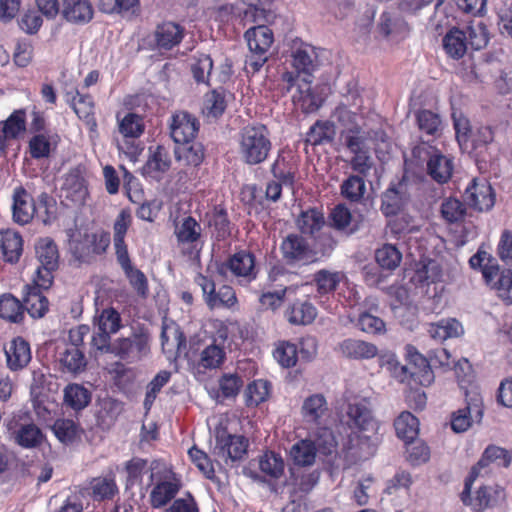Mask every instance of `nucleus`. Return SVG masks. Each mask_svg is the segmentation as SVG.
<instances>
[{
  "label": "nucleus",
  "instance_id": "f257e3e1",
  "mask_svg": "<svg viewBox=\"0 0 512 512\" xmlns=\"http://www.w3.org/2000/svg\"><path fill=\"white\" fill-rule=\"evenodd\" d=\"M346 424L349 428L357 430L358 438L367 445V454L372 455L380 441L379 423L372 415L370 405L365 399L348 405Z\"/></svg>",
  "mask_w": 512,
  "mask_h": 512
},
{
  "label": "nucleus",
  "instance_id": "f03ea898",
  "mask_svg": "<svg viewBox=\"0 0 512 512\" xmlns=\"http://www.w3.org/2000/svg\"><path fill=\"white\" fill-rule=\"evenodd\" d=\"M336 446V441L329 428H321L313 436L302 439L292 445L290 457L297 466H312L315 463L317 452L325 455L331 454Z\"/></svg>",
  "mask_w": 512,
  "mask_h": 512
},
{
  "label": "nucleus",
  "instance_id": "7ed1b4c3",
  "mask_svg": "<svg viewBox=\"0 0 512 512\" xmlns=\"http://www.w3.org/2000/svg\"><path fill=\"white\" fill-rule=\"evenodd\" d=\"M150 480L154 484L149 500L153 508L166 506L177 495L181 488L179 477L164 463L153 461L150 464Z\"/></svg>",
  "mask_w": 512,
  "mask_h": 512
},
{
  "label": "nucleus",
  "instance_id": "20e7f679",
  "mask_svg": "<svg viewBox=\"0 0 512 512\" xmlns=\"http://www.w3.org/2000/svg\"><path fill=\"white\" fill-rule=\"evenodd\" d=\"M272 143L264 125L245 126L239 137V152L245 163L256 165L265 161Z\"/></svg>",
  "mask_w": 512,
  "mask_h": 512
},
{
  "label": "nucleus",
  "instance_id": "39448f33",
  "mask_svg": "<svg viewBox=\"0 0 512 512\" xmlns=\"http://www.w3.org/2000/svg\"><path fill=\"white\" fill-rule=\"evenodd\" d=\"M149 350V336L144 332H136L110 341L107 347L99 351L113 354L127 363H135L144 358Z\"/></svg>",
  "mask_w": 512,
  "mask_h": 512
},
{
  "label": "nucleus",
  "instance_id": "423d86ee",
  "mask_svg": "<svg viewBox=\"0 0 512 512\" xmlns=\"http://www.w3.org/2000/svg\"><path fill=\"white\" fill-rule=\"evenodd\" d=\"M282 80L287 84L286 91L292 94L293 103L308 114L315 112L321 106V99L312 90L313 76L295 75L294 72H284Z\"/></svg>",
  "mask_w": 512,
  "mask_h": 512
},
{
  "label": "nucleus",
  "instance_id": "0eeeda50",
  "mask_svg": "<svg viewBox=\"0 0 512 512\" xmlns=\"http://www.w3.org/2000/svg\"><path fill=\"white\" fill-rule=\"evenodd\" d=\"M216 444L213 449L218 461L228 464V461L242 459L248 448V440L242 435H232L226 428L219 427L215 433Z\"/></svg>",
  "mask_w": 512,
  "mask_h": 512
},
{
  "label": "nucleus",
  "instance_id": "6e6552de",
  "mask_svg": "<svg viewBox=\"0 0 512 512\" xmlns=\"http://www.w3.org/2000/svg\"><path fill=\"white\" fill-rule=\"evenodd\" d=\"M511 462L509 452L502 447L489 445L483 452L480 460L471 469L469 476L465 479L464 490L461 493V500L465 505L472 503L471 488L482 469L487 468L491 463H497L499 466L508 467Z\"/></svg>",
  "mask_w": 512,
  "mask_h": 512
},
{
  "label": "nucleus",
  "instance_id": "1a4fd4ad",
  "mask_svg": "<svg viewBox=\"0 0 512 512\" xmlns=\"http://www.w3.org/2000/svg\"><path fill=\"white\" fill-rule=\"evenodd\" d=\"M413 155L425 160L427 172L438 183H446L452 176L453 162L432 146L420 145L413 149Z\"/></svg>",
  "mask_w": 512,
  "mask_h": 512
},
{
  "label": "nucleus",
  "instance_id": "9d476101",
  "mask_svg": "<svg viewBox=\"0 0 512 512\" xmlns=\"http://www.w3.org/2000/svg\"><path fill=\"white\" fill-rule=\"evenodd\" d=\"M94 332L91 339V346L99 351L111 341V334L117 333L122 327V320L119 312L110 307L103 309L94 317Z\"/></svg>",
  "mask_w": 512,
  "mask_h": 512
},
{
  "label": "nucleus",
  "instance_id": "9b49d317",
  "mask_svg": "<svg viewBox=\"0 0 512 512\" xmlns=\"http://www.w3.org/2000/svg\"><path fill=\"white\" fill-rule=\"evenodd\" d=\"M282 259L290 266L307 265L317 262L316 251L305 238L298 234H289L281 243Z\"/></svg>",
  "mask_w": 512,
  "mask_h": 512
},
{
  "label": "nucleus",
  "instance_id": "f8f14e48",
  "mask_svg": "<svg viewBox=\"0 0 512 512\" xmlns=\"http://www.w3.org/2000/svg\"><path fill=\"white\" fill-rule=\"evenodd\" d=\"M184 33L185 29L180 24L173 21H164L155 27L145 43L151 50L170 51L182 42Z\"/></svg>",
  "mask_w": 512,
  "mask_h": 512
},
{
  "label": "nucleus",
  "instance_id": "ddd939ff",
  "mask_svg": "<svg viewBox=\"0 0 512 512\" xmlns=\"http://www.w3.org/2000/svg\"><path fill=\"white\" fill-rule=\"evenodd\" d=\"M411 197V185L409 179L403 176L395 185L389 187L381 198V211L385 216L398 214L408 203Z\"/></svg>",
  "mask_w": 512,
  "mask_h": 512
},
{
  "label": "nucleus",
  "instance_id": "4468645a",
  "mask_svg": "<svg viewBox=\"0 0 512 512\" xmlns=\"http://www.w3.org/2000/svg\"><path fill=\"white\" fill-rule=\"evenodd\" d=\"M317 49L302 41H295L291 48V65L295 75L313 76L318 67Z\"/></svg>",
  "mask_w": 512,
  "mask_h": 512
},
{
  "label": "nucleus",
  "instance_id": "2eb2a0df",
  "mask_svg": "<svg viewBox=\"0 0 512 512\" xmlns=\"http://www.w3.org/2000/svg\"><path fill=\"white\" fill-rule=\"evenodd\" d=\"M464 199L473 209L484 212L489 211L494 206L495 193L486 180L473 179L465 189Z\"/></svg>",
  "mask_w": 512,
  "mask_h": 512
},
{
  "label": "nucleus",
  "instance_id": "dca6fc26",
  "mask_svg": "<svg viewBox=\"0 0 512 512\" xmlns=\"http://www.w3.org/2000/svg\"><path fill=\"white\" fill-rule=\"evenodd\" d=\"M169 127L175 143L189 144L197 135L199 123L193 115L179 111L172 115Z\"/></svg>",
  "mask_w": 512,
  "mask_h": 512
},
{
  "label": "nucleus",
  "instance_id": "f3484780",
  "mask_svg": "<svg viewBox=\"0 0 512 512\" xmlns=\"http://www.w3.org/2000/svg\"><path fill=\"white\" fill-rule=\"evenodd\" d=\"M329 409L326 398L323 394L316 393L307 397L301 407V415L303 421L311 426L316 427L315 432H319L325 426Z\"/></svg>",
  "mask_w": 512,
  "mask_h": 512
},
{
  "label": "nucleus",
  "instance_id": "a211bd4d",
  "mask_svg": "<svg viewBox=\"0 0 512 512\" xmlns=\"http://www.w3.org/2000/svg\"><path fill=\"white\" fill-rule=\"evenodd\" d=\"M12 218L19 225L31 222L36 212L34 198L22 186L13 191Z\"/></svg>",
  "mask_w": 512,
  "mask_h": 512
},
{
  "label": "nucleus",
  "instance_id": "6ab92c4d",
  "mask_svg": "<svg viewBox=\"0 0 512 512\" xmlns=\"http://www.w3.org/2000/svg\"><path fill=\"white\" fill-rule=\"evenodd\" d=\"M7 367L11 371L24 369L31 361L29 343L22 337L13 338L4 346Z\"/></svg>",
  "mask_w": 512,
  "mask_h": 512
},
{
  "label": "nucleus",
  "instance_id": "aec40b11",
  "mask_svg": "<svg viewBox=\"0 0 512 512\" xmlns=\"http://www.w3.org/2000/svg\"><path fill=\"white\" fill-rule=\"evenodd\" d=\"M259 0H239L236 3H227L220 8L221 12L251 19L254 22L268 21L270 13L258 6Z\"/></svg>",
  "mask_w": 512,
  "mask_h": 512
},
{
  "label": "nucleus",
  "instance_id": "412c9836",
  "mask_svg": "<svg viewBox=\"0 0 512 512\" xmlns=\"http://www.w3.org/2000/svg\"><path fill=\"white\" fill-rule=\"evenodd\" d=\"M338 351L342 356L352 360H368L378 353L376 345L361 339L348 338L338 345Z\"/></svg>",
  "mask_w": 512,
  "mask_h": 512
},
{
  "label": "nucleus",
  "instance_id": "4be33fe9",
  "mask_svg": "<svg viewBox=\"0 0 512 512\" xmlns=\"http://www.w3.org/2000/svg\"><path fill=\"white\" fill-rule=\"evenodd\" d=\"M226 267L236 276L251 281L256 278L255 256L247 250H241L229 257Z\"/></svg>",
  "mask_w": 512,
  "mask_h": 512
},
{
  "label": "nucleus",
  "instance_id": "5701e85b",
  "mask_svg": "<svg viewBox=\"0 0 512 512\" xmlns=\"http://www.w3.org/2000/svg\"><path fill=\"white\" fill-rule=\"evenodd\" d=\"M410 364L411 366H402L401 371L403 373L402 381L406 379V375L409 374L411 378L418 381L422 386L430 385L434 380L433 371L426 358H424L418 352L410 353Z\"/></svg>",
  "mask_w": 512,
  "mask_h": 512
},
{
  "label": "nucleus",
  "instance_id": "b1692460",
  "mask_svg": "<svg viewBox=\"0 0 512 512\" xmlns=\"http://www.w3.org/2000/svg\"><path fill=\"white\" fill-rule=\"evenodd\" d=\"M171 158L169 151L161 145L149 148V157L143 166V173L152 178H158L169 170Z\"/></svg>",
  "mask_w": 512,
  "mask_h": 512
},
{
  "label": "nucleus",
  "instance_id": "393cba45",
  "mask_svg": "<svg viewBox=\"0 0 512 512\" xmlns=\"http://www.w3.org/2000/svg\"><path fill=\"white\" fill-rule=\"evenodd\" d=\"M231 98V94L224 88L214 89L204 96L202 112L209 120H215L220 117Z\"/></svg>",
  "mask_w": 512,
  "mask_h": 512
},
{
  "label": "nucleus",
  "instance_id": "a878e982",
  "mask_svg": "<svg viewBox=\"0 0 512 512\" xmlns=\"http://www.w3.org/2000/svg\"><path fill=\"white\" fill-rule=\"evenodd\" d=\"M245 39L249 51L267 54L273 43V33L267 26L260 24L252 27L245 32Z\"/></svg>",
  "mask_w": 512,
  "mask_h": 512
},
{
  "label": "nucleus",
  "instance_id": "bb28decb",
  "mask_svg": "<svg viewBox=\"0 0 512 512\" xmlns=\"http://www.w3.org/2000/svg\"><path fill=\"white\" fill-rule=\"evenodd\" d=\"M473 417L476 421H480L482 418L481 404L478 399H475L473 403H468L466 407L459 409L452 416L451 428L456 433H462L468 430L471 426Z\"/></svg>",
  "mask_w": 512,
  "mask_h": 512
},
{
  "label": "nucleus",
  "instance_id": "cd10ccee",
  "mask_svg": "<svg viewBox=\"0 0 512 512\" xmlns=\"http://www.w3.org/2000/svg\"><path fill=\"white\" fill-rule=\"evenodd\" d=\"M59 362L64 372L74 376L86 370L87 358L82 348L66 347L59 355Z\"/></svg>",
  "mask_w": 512,
  "mask_h": 512
},
{
  "label": "nucleus",
  "instance_id": "c85d7f7f",
  "mask_svg": "<svg viewBox=\"0 0 512 512\" xmlns=\"http://www.w3.org/2000/svg\"><path fill=\"white\" fill-rule=\"evenodd\" d=\"M94 10L88 0H76L63 5L62 15L71 23L86 24L93 18Z\"/></svg>",
  "mask_w": 512,
  "mask_h": 512
},
{
  "label": "nucleus",
  "instance_id": "c756f323",
  "mask_svg": "<svg viewBox=\"0 0 512 512\" xmlns=\"http://www.w3.org/2000/svg\"><path fill=\"white\" fill-rule=\"evenodd\" d=\"M430 337L438 342H443L449 338H456L464 333L462 324L455 318L442 319L436 323H431L428 328Z\"/></svg>",
  "mask_w": 512,
  "mask_h": 512
},
{
  "label": "nucleus",
  "instance_id": "7c9ffc66",
  "mask_svg": "<svg viewBox=\"0 0 512 512\" xmlns=\"http://www.w3.org/2000/svg\"><path fill=\"white\" fill-rule=\"evenodd\" d=\"M14 441L23 448L39 447L45 440L41 429L33 423L21 424L11 432Z\"/></svg>",
  "mask_w": 512,
  "mask_h": 512
},
{
  "label": "nucleus",
  "instance_id": "2f4dec72",
  "mask_svg": "<svg viewBox=\"0 0 512 512\" xmlns=\"http://www.w3.org/2000/svg\"><path fill=\"white\" fill-rule=\"evenodd\" d=\"M22 237L19 233L6 230L0 232V252L8 262H17L22 253Z\"/></svg>",
  "mask_w": 512,
  "mask_h": 512
},
{
  "label": "nucleus",
  "instance_id": "473e14b6",
  "mask_svg": "<svg viewBox=\"0 0 512 512\" xmlns=\"http://www.w3.org/2000/svg\"><path fill=\"white\" fill-rule=\"evenodd\" d=\"M317 316V310L308 301H295L286 311L289 323L293 325L311 324Z\"/></svg>",
  "mask_w": 512,
  "mask_h": 512
},
{
  "label": "nucleus",
  "instance_id": "72a5a7b5",
  "mask_svg": "<svg viewBox=\"0 0 512 512\" xmlns=\"http://www.w3.org/2000/svg\"><path fill=\"white\" fill-rule=\"evenodd\" d=\"M91 392L84 386L72 383L64 389V404L74 411H81L91 402Z\"/></svg>",
  "mask_w": 512,
  "mask_h": 512
},
{
  "label": "nucleus",
  "instance_id": "f704fd0d",
  "mask_svg": "<svg viewBox=\"0 0 512 512\" xmlns=\"http://www.w3.org/2000/svg\"><path fill=\"white\" fill-rule=\"evenodd\" d=\"M48 299L37 287H27L24 296L23 309L28 312L32 318H42L48 311Z\"/></svg>",
  "mask_w": 512,
  "mask_h": 512
},
{
  "label": "nucleus",
  "instance_id": "c9c22d12",
  "mask_svg": "<svg viewBox=\"0 0 512 512\" xmlns=\"http://www.w3.org/2000/svg\"><path fill=\"white\" fill-rule=\"evenodd\" d=\"M345 146L353 154L364 151H370L369 141L372 139V133L361 129L358 126L347 129L342 133Z\"/></svg>",
  "mask_w": 512,
  "mask_h": 512
},
{
  "label": "nucleus",
  "instance_id": "e433bc0d",
  "mask_svg": "<svg viewBox=\"0 0 512 512\" xmlns=\"http://www.w3.org/2000/svg\"><path fill=\"white\" fill-rule=\"evenodd\" d=\"M325 218L323 213L317 209H308L303 211L297 218L296 224L302 234L316 237L325 226Z\"/></svg>",
  "mask_w": 512,
  "mask_h": 512
},
{
  "label": "nucleus",
  "instance_id": "4c0bfd02",
  "mask_svg": "<svg viewBox=\"0 0 512 512\" xmlns=\"http://www.w3.org/2000/svg\"><path fill=\"white\" fill-rule=\"evenodd\" d=\"M443 47L450 57H463L468 48L466 33L457 28L451 29L443 38Z\"/></svg>",
  "mask_w": 512,
  "mask_h": 512
},
{
  "label": "nucleus",
  "instance_id": "58836bf2",
  "mask_svg": "<svg viewBox=\"0 0 512 512\" xmlns=\"http://www.w3.org/2000/svg\"><path fill=\"white\" fill-rule=\"evenodd\" d=\"M394 427L397 436L405 443L416 440L419 432V421L410 412H402L395 420Z\"/></svg>",
  "mask_w": 512,
  "mask_h": 512
},
{
  "label": "nucleus",
  "instance_id": "ea45409f",
  "mask_svg": "<svg viewBox=\"0 0 512 512\" xmlns=\"http://www.w3.org/2000/svg\"><path fill=\"white\" fill-rule=\"evenodd\" d=\"M23 317V304L12 294H3L0 297V318L12 323H19Z\"/></svg>",
  "mask_w": 512,
  "mask_h": 512
},
{
  "label": "nucleus",
  "instance_id": "a19ab883",
  "mask_svg": "<svg viewBox=\"0 0 512 512\" xmlns=\"http://www.w3.org/2000/svg\"><path fill=\"white\" fill-rule=\"evenodd\" d=\"M331 219L333 226L338 230H347L349 233L355 232L362 221L361 216L356 218L344 205H337L332 213Z\"/></svg>",
  "mask_w": 512,
  "mask_h": 512
},
{
  "label": "nucleus",
  "instance_id": "79ce46f5",
  "mask_svg": "<svg viewBox=\"0 0 512 512\" xmlns=\"http://www.w3.org/2000/svg\"><path fill=\"white\" fill-rule=\"evenodd\" d=\"M55 146L54 137L46 133L36 134L29 140V152L33 159L48 158Z\"/></svg>",
  "mask_w": 512,
  "mask_h": 512
},
{
  "label": "nucleus",
  "instance_id": "37998d69",
  "mask_svg": "<svg viewBox=\"0 0 512 512\" xmlns=\"http://www.w3.org/2000/svg\"><path fill=\"white\" fill-rule=\"evenodd\" d=\"M123 410L122 403L112 398H104L99 403L97 420L102 427H110Z\"/></svg>",
  "mask_w": 512,
  "mask_h": 512
},
{
  "label": "nucleus",
  "instance_id": "c03bdc74",
  "mask_svg": "<svg viewBox=\"0 0 512 512\" xmlns=\"http://www.w3.org/2000/svg\"><path fill=\"white\" fill-rule=\"evenodd\" d=\"M52 430L57 439L64 444L73 443L81 432V428L74 420L64 418L57 419L52 426Z\"/></svg>",
  "mask_w": 512,
  "mask_h": 512
},
{
  "label": "nucleus",
  "instance_id": "a18cd8bd",
  "mask_svg": "<svg viewBox=\"0 0 512 512\" xmlns=\"http://www.w3.org/2000/svg\"><path fill=\"white\" fill-rule=\"evenodd\" d=\"M36 254L40 266L49 267L50 269H56L58 267V249L51 239H40L36 245Z\"/></svg>",
  "mask_w": 512,
  "mask_h": 512
},
{
  "label": "nucleus",
  "instance_id": "49530a36",
  "mask_svg": "<svg viewBox=\"0 0 512 512\" xmlns=\"http://www.w3.org/2000/svg\"><path fill=\"white\" fill-rule=\"evenodd\" d=\"M271 384L266 380H255L251 382L245 392V403L247 406H258L265 402L270 395Z\"/></svg>",
  "mask_w": 512,
  "mask_h": 512
},
{
  "label": "nucleus",
  "instance_id": "de8ad7c7",
  "mask_svg": "<svg viewBox=\"0 0 512 512\" xmlns=\"http://www.w3.org/2000/svg\"><path fill=\"white\" fill-rule=\"evenodd\" d=\"M118 130L125 138H138L144 132V122L141 116L127 113L123 118L117 116Z\"/></svg>",
  "mask_w": 512,
  "mask_h": 512
},
{
  "label": "nucleus",
  "instance_id": "09e8293b",
  "mask_svg": "<svg viewBox=\"0 0 512 512\" xmlns=\"http://www.w3.org/2000/svg\"><path fill=\"white\" fill-rule=\"evenodd\" d=\"M314 282L317 292L320 295H327L334 292L341 281V273L321 269L314 274Z\"/></svg>",
  "mask_w": 512,
  "mask_h": 512
},
{
  "label": "nucleus",
  "instance_id": "8fccbe9b",
  "mask_svg": "<svg viewBox=\"0 0 512 512\" xmlns=\"http://www.w3.org/2000/svg\"><path fill=\"white\" fill-rule=\"evenodd\" d=\"M467 36V43L474 50L484 48L489 41V34L486 25L482 21H472L463 30Z\"/></svg>",
  "mask_w": 512,
  "mask_h": 512
},
{
  "label": "nucleus",
  "instance_id": "3c124183",
  "mask_svg": "<svg viewBox=\"0 0 512 512\" xmlns=\"http://www.w3.org/2000/svg\"><path fill=\"white\" fill-rule=\"evenodd\" d=\"M379 266L386 270H395L401 263L402 254L396 246L385 244L375 252Z\"/></svg>",
  "mask_w": 512,
  "mask_h": 512
},
{
  "label": "nucleus",
  "instance_id": "603ef678",
  "mask_svg": "<svg viewBox=\"0 0 512 512\" xmlns=\"http://www.w3.org/2000/svg\"><path fill=\"white\" fill-rule=\"evenodd\" d=\"M1 130L9 139L17 138L26 130V112L23 109L15 110L5 121Z\"/></svg>",
  "mask_w": 512,
  "mask_h": 512
},
{
  "label": "nucleus",
  "instance_id": "864d4df0",
  "mask_svg": "<svg viewBox=\"0 0 512 512\" xmlns=\"http://www.w3.org/2000/svg\"><path fill=\"white\" fill-rule=\"evenodd\" d=\"M273 176L285 186L292 187L295 179L296 167L284 156L279 155L272 165Z\"/></svg>",
  "mask_w": 512,
  "mask_h": 512
},
{
  "label": "nucleus",
  "instance_id": "5fc2aeb1",
  "mask_svg": "<svg viewBox=\"0 0 512 512\" xmlns=\"http://www.w3.org/2000/svg\"><path fill=\"white\" fill-rule=\"evenodd\" d=\"M224 360V349L221 346L212 343L202 350L199 365L205 369H216L223 364Z\"/></svg>",
  "mask_w": 512,
  "mask_h": 512
},
{
  "label": "nucleus",
  "instance_id": "6e6d98bb",
  "mask_svg": "<svg viewBox=\"0 0 512 512\" xmlns=\"http://www.w3.org/2000/svg\"><path fill=\"white\" fill-rule=\"evenodd\" d=\"M71 105L74 112L80 119L85 120L87 123H91L94 114V102L90 95L81 94L76 90L75 95L71 99Z\"/></svg>",
  "mask_w": 512,
  "mask_h": 512
},
{
  "label": "nucleus",
  "instance_id": "4d7b16f0",
  "mask_svg": "<svg viewBox=\"0 0 512 512\" xmlns=\"http://www.w3.org/2000/svg\"><path fill=\"white\" fill-rule=\"evenodd\" d=\"M260 470L266 475L278 479L284 473V461L282 457L274 452L265 453L259 462Z\"/></svg>",
  "mask_w": 512,
  "mask_h": 512
},
{
  "label": "nucleus",
  "instance_id": "13d9d810",
  "mask_svg": "<svg viewBox=\"0 0 512 512\" xmlns=\"http://www.w3.org/2000/svg\"><path fill=\"white\" fill-rule=\"evenodd\" d=\"M441 214L449 223L460 222L466 215V206L457 198H448L441 204Z\"/></svg>",
  "mask_w": 512,
  "mask_h": 512
},
{
  "label": "nucleus",
  "instance_id": "bf43d9fd",
  "mask_svg": "<svg viewBox=\"0 0 512 512\" xmlns=\"http://www.w3.org/2000/svg\"><path fill=\"white\" fill-rule=\"evenodd\" d=\"M366 191V185L362 177L352 175L341 185V194L352 202L359 201Z\"/></svg>",
  "mask_w": 512,
  "mask_h": 512
},
{
  "label": "nucleus",
  "instance_id": "052dcab7",
  "mask_svg": "<svg viewBox=\"0 0 512 512\" xmlns=\"http://www.w3.org/2000/svg\"><path fill=\"white\" fill-rule=\"evenodd\" d=\"M356 326L368 334H382L386 331L385 322L370 312H361L358 316Z\"/></svg>",
  "mask_w": 512,
  "mask_h": 512
},
{
  "label": "nucleus",
  "instance_id": "680f3d73",
  "mask_svg": "<svg viewBox=\"0 0 512 512\" xmlns=\"http://www.w3.org/2000/svg\"><path fill=\"white\" fill-rule=\"evenodd\" d=\"M170 377L171 373L169 371L162 370L149 382L144 399L145 409L149 410L151 408L157 394L160 392L162 387L168 383Z\"/></svg>",
  "mask_w": 512,
  "mask_h": 512
},
{
  "label": "nucleus",
  "instance_id": "e2e57ef3",
  "mask_svg": "<svg viewBox=\"0 0 512 512\" xmlns=\"http://www.w3.org/2000/svg\"><path fill=\"white\" fill-rule=\"evenodd\" d=\"M419 129L427 135L435 136L441 125V119L438 114L430 110L419 111L416 115Z\"/></svg>",
  "mask_w": 512,
  "mask_h": 512
},
{
  "label": "nucleus",
  "instance_id": "0e129e2a",
  "mask_svg": "<svg viewBox=\"0 0 512 512\" xmlns=\"http://www.w3.org/2000/svg\"><path fill=\"white\" fill-rule=\"evenodd\" d=\"M273 355L281 366L289 368L297 362V347L290 342H281L274 350Z\"/></svg>",
  "mask_w": 512,
  "mask_h": 512
},
{
  "label": "nucleus",
  "instance_id": "69168bd1",
  "mask_svg": "<svg viewBox=\"0 0 512 512\" xmlns=\"http://www.w3.org/2000/svg\"><path fill=\"white\" fill-rule=\"evenodd\" d=\"M200 225L192 217L184 218L182 224L177 227L176 234L180 242L192 243L200 237Z\"/></svg>",
  "mask_w": 512,
  "mask_h": 512
},
{
  "label": "nucleus",
  "instance_id": "338daca9",
  "mask_svg": "<svg viewBox=\"0 0 512 512\" xmlns=\"http://www.w3.org/2000/svg\"><path fill=\"white\" fill-rule=\"evenodd\" d=\"M91 489L95 499L103 500L111 498L117 491V486L112 478L99 477L93 479Z\"/></svg>",
  "mask_w": 512,
  "mask_h": 512
},
{
  "label": "nucleus",
  "instance_id": "774afa93",
  "mask_svg": "<svg viewBox=\"0 0 512 512\" xmlns=\"http://www.w3.org/2000/svg\"><path fill=\"white\" fill-rule=\"evenodd\" d=\"M493 287L497 290L499 297L512 303V270H503Z\"/></svg>",
  "mask_w": 512,
  "mask_h": 512
}]
</instances>
